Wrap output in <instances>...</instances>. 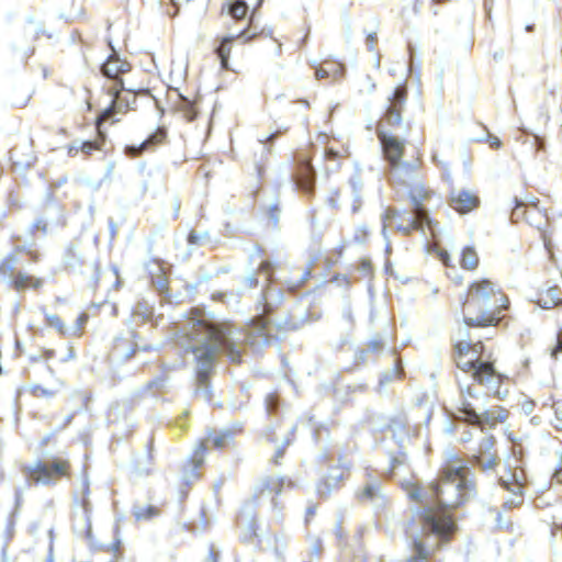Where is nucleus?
<instances>
[{"label":"nucleus","instance_id":"a878e982","mask_svg":"<svg viewBox=\"0 0 562 562\" xmlns=\"http://www.w3.org/2000/svg\"><path fill=\"white\" fill-rule=\"evenodd\" d=\"M167 137V128L160 126L143 142V148H146L147 151H151L157 147L166 144Z\"/></svg>","mask_w":562,"mask_h":562},{"label":"nucleus","instance_id":"c85d7f7f","mask_svg":"<svg viewBox=\"0 0 562 562\" xmlns=\"http://www.w3.org/2000/svg\"><path fill=\"white\" fill-rule=\"evenodd\" d=\"M473 462L479 465L482 470H492L498 463L497 453L485 454H474Z\"/></svg>","mask_w":562,"mask_h":562},{"label":"nucleus","instance_id":"6e6552de","mask_svg":"<svg viewBox=\"0 0 562 562\" xmlns=\"http://www.w3.org/2000/svg\"><path fill=\"white\" fill-rule=\"evenodd\" d=\"M25 254L32 262H37L41 258V254L36 249L26 248L24 246H16L12 254L8 255L0 262V274L11 276L10 285L18 292L26 290L38 291L43 288L45 280L34 274L18 271L15 272L16 255Z\"/></svg>","mask_w":562,"mask_h":562},{"label":"nucleus","instance_id":"dca6fc26","mask_svg":"<svg viewBox=\"0 0 562 562\" xmlns=\"http://www.w3.org/2000/svg\"><path fill=\"white\" fill-rule=\"evenodd\" d=\"M311 161V156L300 154L297 157V168L295 172V179L299 188L307 194H313L315 188V170Z\"/></svg>","mask_w":562,"mask_h":562},{"label":"nucleus","instance_id":"864d4df0","mask_svg":"<svg viewBox=\"0 0 562 562\" xmlns=\"http://www.w3.org/2000/svg\"><path fill=\"white\" fill-rule=\"evenodd\" d=\"M363 493L367 497H373L374 495V491H373V487L371 486H367L364 490H363Z\"/></svg>","mask_w":562,"mask_h":562},{"label":"nucleus","instance_id":"f704fd0d","mask_svg":"<svg viewBox=\"0 0 562 562\" xmlns=\"http://www.w3.org/2000/svg\"><path fill=\"white\" fill-rule=\"evenodd\" d=\"M89 318H90V316L86 312H82L78 315V317L76 319V328L72 333V336L78 337V338L83 336L85 328H86L87 323L89 322Z\"/></svg>","mask_w":562,"mask_h":562},{"label":"nucleus","instance_id":"49530a36","mask_svg":"<svg viewBox=\"0 0 562 562\" xmlns=\"http://www.w3.org/2000/svg\"><path fill=\"white\" fill-rule=\"evenodd\" d=\"M368 348L373 352H379L383 348V344L380 340H372L369 342Z\"/></svg>","mask_w":562,"mask_h":562},{"label":"nucleus","instance_id":"09e8293b","mask_svg":"<svg viewBox=\"0 0 562 562\" xmlns=\"http://www.w3.org/2000/svg\"><path fill=\"white\" fill-rule=\"evenodd\" d=\"M440 259L446 267H452L450 255L447 251L440 252Z\"/></svg>","mask_w":562,"mask_h":562},{"label":"nucleus","instance_id":"680f3d73","mask_svg":"<svg viewBox=\"0 0 562 562\" xmlns=\"http://www.w3.org/2000/svg\"><path fill=\"white\" fill-rule=\"evenodd\" d=\"M536 140H537V142H538V144H539V148H542V146H543L542 142H540L538 138H537Z\"/></svg>","mask_w":562,"mask_h":562},{"label":"nucleus","instance_id":"cd10ccee","mask_svg":"<svg viewBox=\"0 0 562 562\" xmlns=\"http://www.w3.org/2000/svg\"><path fill=\"white\" fill-rule=\"evenodd\" d=\"M350 151L346 146H339L338 148H334L333 146H327L325 148L324 157L327 161L337 162L338 166L342 160L349 158Z\"/></svg>","mask_w":562,"mask_h":562},{"label":"nucleus","instance_id":"4468645a","mask_svg":"<svg viewBox=\"0 0 562 562\" xmlns=\"http://www.w3.org/2000/svg\"><path fill=\"white\" fill-rule=\"evenodd\" d=\"M392 128H376V136L381 143L384 159L392 168L402 166L405 153V142L393 134Z\"/></svg>","mask_w":562,"mask_h":562},{"label":"nucleus","instance_id":"ddd939ff","mask_svg":"<svg viewBox=\"0 0 562 562\" xmlns=\"http://www.w3.org/2000/svg\"><path fill=\"white\" fill-rule=\"evenodd\" d=\"M408 99L405 85L397 86L387 98V103L376 128H395L403 122V111Z\"/></svg>","mask_w":562,"mask_h":562},{"label":"nucleus","instance_id":"a211bd4d","mask_svg":"<svg viewBox=\"0 0 562 562\" xmlns=\"http://www.w3.org/2000/svg\"><path fill=\"white\" fill-rule=\"evenodd\" d=\"M480 203L479 195L469 190L451 191L449 196V205L460 214H467L476 210Z\"/></svg>","mask_w":562,"mask_h":562},{"label":"nucleus","instance_id":"13d9d810","mask_svg":"<svg viewBox=\"0 0 562 562\" xmlns=\"http://www.w3.org/2000/svg\"><path fill=\"white\" fill-rule=\"evenodd\" d=\"M44 357L47 358V359L48 358H53V357H55V351L54 350H46L44 352Z\"/></svg>","mask_w":562,"mask_h":562},{"label":"nucleus","instance_id":"e433bc0d","mask_svg":"<svg viewBox=\"0 0 562 562\" xmlns=\"http://www.w3.org/2000/svg\"><path fill=\"white\" fill-rule=\"evenodd\" d=\"M539 199L537 196H533L531 194H526L524 198L518 199L515 198L514 205H522L526 209H530L532 206L538 207L539 205Z\"/></svg>","mask_w":562,"mask_h":562},{"label":"nucleus","instance_id":"9b49d317","mask_svg":"<svg viewBox=\"0 0 562 562\" xmlns=\"http://www.w3.org/2000/svg\"><path fill=\"white\" fill-rule=\"evenodd\" d=\"M232 439L233 432L229 430H209L205 437L198 441L195 449L193 450L190 459L188 460V465L192 467L193 470L192 476L194 479H198L200 476L196 471L204 464L205 456L209 450V443H211L214 449L222 450L229 446Z\"/></svg>","mask_w":562,"mask_h":562},{"label":"nucleus","instance_id":"f257e3e1","mask_svg":"<svg viewBox=\"0 0 562 562\" xmlns=\"http://www.w3.org/2000/svg\"><path fill=\"white\" fill-rule=\"evenodd\" d=\"M232 333V323L210 321L202 308L192 307L183 315V322L176 330L175 338L177 344L184 347L186 352L194 355L195 375L200 386L209 384L214 371L216 350L211 344L222 349L232 363L243 362V352L229 339Z\"/></svg>","mask_w":562,"mask_h":562},{"label":"nucleus","instance_id":"c9c22d12","mask_svg":"<svg viewBox=\"0 0 562 562\" xmlns=\"http://www.w3.org/2000/svg\"><path fill=\"white\" fill-rule=\"evenodd\" d=\"M495 446V438L493 436L485 437L479 446L477 452L475 454H490V453H496L494 450Z\"/></svg>","mask_w":562,"mask_h":562},{"label":"nucleus","instance_id":"7c9ffc66","mask_svg":"<svg viewBox=\"0 0 562 562\" xmlns=\"http://www.w3.org/2000/svg\"><path fill=\"white\" fill-rule=\"evenodd\" d=\"M178 111L182 114L183 119L188 122H192L198 114L196 106L193 102L183 99L181 103L178 105Z\"/></svg>","mask_w":562,"mask_h":562},{"label":"nucleus","instance_id":"37998d69","mask_svg":"<svg viewBox=\"0 0 562 562\" xmlns=\"http://www.w3.org/2000/svg\"><path fill=\"white\" fill-rule=\"evenodd\" d=\"M46 231H47V223L42 220L35 222L31 228L32 235H35L37 232L46 233Z\"/></svg>","mask_w":562,"mask_h":562},{"label":"nucleus","instance_id":"39448f33","mask_svg":"<svg viewBox=\"0 0 562 562\" xmlns=\"http://www.w3.org/2000/svg\"><path fill=\"white\" fill-rule=\"evenodd\" d=\"M435 192L423 183H417L411 187L408 198L412 204L413 214L405 217L406 212L393 207H389L384 212V221L387 225H394L397 231L409 234L412 231L420 229L425 225L431 228V221L428 216L425 203L431 200Z\"/></svg>","mask_w":562,"mask_h":562},{"label":"nucleus","instance_id":"1a4fd4ad","mask_svg":"<svg viewBox=\"0 0 562 562\" xmlns=\"http://www.w3.org/2000/svg\"><path fill=\"white\" fill-rule=\"evenodd\" d=\"M24 473L34 484L55 485L63 480H71L74 467L68 456L58 454L48 461H37L27 467Z\"/></svg>","mask_w":562,"mask_h":562},{"label":"nucleus","instance_id":"a19ab883","mask_svg":"<svg viewBox=\"0 0 562 562\" xmlns=\"http://www.w3.org/2000/svg\"><path fill=\"white\" fill-rule=\"evenodd\" d=\"M158 514L157 508L149 506L147 508L138 509L135 514L137 519H149Z\"/></svg>","mask_w":562,"mask_h":562},{"label":"nucleus","instance_id":"bb28decb","mask_svg":"<svg viewBox=\"0 0 562 562\" xmlns=\"http://www.w3.org/2000/svg\"><path fill=\"white\" fill-rule=\"evenodd\" d=\"M112 557L108 561H103L102 554L105 552L103 550H99L94 552L89 560H75L74 562H117L120 557L122 555V544L120 540H115L112 544Z\"/></svg>","mask_w":562,"mask_h":562},{"label":"nucleus","instance_id":"603ef678","mask_svg":"<svg viewBox=\"0 0 562 562\" xmlns=\"http://www.w3.org/2000/svg\"><path fill=\"white\" fill-rule=\"evenodd\" d=\"M75 355H76V352H75L74 346L68 345V356H67L66 360L75 358Z\"/></svg>","mask_w":562,"mask_h":562},{"label":"nucleus","instance_id":"2eb2a0df","mask_svg":"<svg viewBox=\"0 0 562 562\" xmlns=\"http://www.w3.org/2000/svg\"><path fill=\"white\" fill-rule=\"evenodd\" d=\"M285 483L289 487L293 486L291 480H286L281 476H268L263 482L256 488L254 494V501L260 503L263 499H269L273 506H277V497L282 493Z\"/></svg>","mask_w":562,"mask_h":562},{"label":"nucleus","instance_id":"b1692460","mask_svg":"<svg viewBox=\"0 0 562 562\" xmlns=\"http://www.w3.org/2000/svg\"><path fill=\"white\" fill-rule=\"evenodd\" d=\"M346 72L345 65L337 60H324L315 69L317 80L334 82L344 78Z\"/></svg>","mask_w":562,"mask_h":562},{"label":"nucleus","instance_id":"de8ad7c7","mask_svg":"<svg viewBox=\"0 0 562 562\" xmlns=\"http://www.w3.org/2000/svg\"><path fill=\"white\" fill-rule=\"evenodd\" d=\"M317 507L316 505H311L307 507L305 513V520L308 522L316 514Z\"/></svg>","mask_w":562,"mask_h":562},{"label":"nucleus","instance_id":"c756f323","mask_svg":"<svg viewBox=\"0 0 562 562\" xmlns=\"http://www.w3.org/2000/svg\"><path fill=\"white\" fill-rule=\"evenodd\" d=\"M403 490L407 494L408 498L414 502H422L423 499V487L419 483L407 481L402 484Z\"/></svg>","mask_w":562,"mask_h":562},{"label":"nucleus","instance_id":"f03ea898","mask_svg":"<svg viewBox=\"0 0 562 562\" xmlns=\"http://www.w3.org/2000/svg\"><path fill=\"white\" fill-rule=\"evenodd\" d=\"M509 306L510 300L496 280L479 278L469 283L461 313L470 328L496 327Z\"/></svg>","mask_w":562,"mask_h":562},{"label":"nucleus","instance_id":"2f4dec72","mask_svg":"<svg viewBox=\"0 0 562 562\" xmlns=\"http://www.w3.org/2000/svg\"><path fill=\"white\" fill-rule=\"evenodd\" d=\"M248 12V5L244 0H236L228 5V13L235 20H241Z\"/></svg>","mask_w":562,"mask_h":562},{"label":"nucleus","instance_id":"3c124183","mask_svg":"<svg viewBox=\"0 0 562 562\" xmlns=\"http://www.w3.org/2000/svg\"><path fill=\"white\" fill-rule=\"evenodd\" d=\"M254 324L260 328H266L267 321L263 317H258L257 319H254Z\"/></svg>","mask_w":562,"mask_h":562},{"label":"nucleus","instance_id":"5fc2aeb1","mask_svg":"<svg viewBox=\"0 0 562 562\" xmlns=\"http://www.w3.org/2000/svg\"><path fill=\"white\" fill-rule=\"evenodd\" d=\"M361 267L364 269V270H371V261L368 260V259H363L361 260Z\"/></svg>","mask_w":562,"mask_h":562},{"label":"nucleus","instance_id":"0eeeda50","mask_svg":"<svg viewBox=\"0 0 562 562\" xmlns=\"http://www.w3.org/2000/svg\"><path fill=\"white\" fill-rule=\"evenodd\" d=\"M476 396V392L472 386L468 385L465 389H461V400L457 406V412L460 414L458 416L459 419L472 426H477L481 429L486 427L494 428L507 420L509 412L501 405L492 406L481 415L477 414L468 401V397L475 398Z\"/></svg>","mask_w":562,"mask_h":562},{"label":"nucleus","instance_id":"aec40b11","mask_svg":"<svg viewBox=\"0 0 562 562\" xmlns=\"http://www.w3.org/2000/svg\"><path fill=\"white\" fill-rule=\"evenodd\" d=\"M348 476V469L341 467H331L327 474L317 485V494L321 498H327L330 493L338 490L342 481Z\"/></svg>","mask_w":562,"mask_h":562},{"label":"nucleus","instance_id":"f8f14e48","mask_svg":"<svg viewBox=\"0 0 562 562\" xmlns=\"http://www.w3.org/2000/svg\"><path fill=\"white\" fill-rule=\"evenodd\" d=\"M510 220L514 223L526 222L528 225L540 231L543 245L550 256V259L553 260L551 240L546 232V228L549 226V217L546 209L540 206L526 209L522 205H514Z\"/></svg>","mask_w":562,"mask_h":562},{"label":"nucleus","instance_id":"a18cd8bd","mask_svg":"<svg viewBox=\"0 0 562 562\" xmlns=\"http://www.w3.org/2000/svg\"><path fill=\"white\" fill-rule=\"evenodd\" d=\"M490 147L493 149H498L502 146V142L498 137L490 135L487 138Z\"/></svg>","mask_w":562,"mask_h":562},{"label":"nucleus","instance_id":"423d86ee","mask_svg":"<svg viewBox=\"0 0 562 562\" xmlns=\"http://www.w3.org/2000/svg\"><path fill=\"white\" fill-rule=\"evenodd\" d=\"M423 537L434 536L437 540L435 548L430 549L432 554L441 546L451 542L459 530L454 514L451 509L439 506L424 507L417 516Z\"/></svg>","mask_w":562,"mask_h":562},{"label":"nucleus","instance_id":"58836bf2","mask_svg":"<svg viewBox=\"0 0 562 562\" xmlns=\"http://www.w3.org/2000/svg\"><path fill=\"white\" fill-rule=\"evenodd\" d=\"M279 215H280V207L279 205L274 204L268 207L267 210V217L269 223L276 227L279 223Z\"/></svg>","mask_w":562,"mask_h":562},{"label":"nucleus","instance_id":"9d476101","mask_svg":"<svg viewBox=\"0 0 562 562\" xmlns=\"http://www.w3.org/2000/svg\"><path fill=\"white\" fill-rule=\"evenodd\" d=\"M103 90L108 95L112 98L111 103L98 115V125L101 122L115 124L119 119L115 117L117 114H126L131 110L135 109L137 94H148L147 89H139L134 91L127 89L124 86V81H117L115 85H109L103 87Z\"/></svg>","mask_w":562,"mask_h":562},{"label":"nucleus","instance_id":"72a5a7b5","mask_svg":"<svg viewBox=\"0 0 562 562\" xmlns=\"http://www.w3.org/2000/svg\"><path fill=\"white\" fill-rule=\"evenodd\" d=\"M404 375V370L401 359H396L394 362V369L392 373H384L381 378V383H387L394 379L401 380Z\"/></svg>","mask_w":562,"mask_h":562},{"label":"nucleus","instance_id":"6e6d98bb","mask_svg":"<svg viewBox=\"0 0 562 562\" xmlns=\"http://www.w3.org/2000/svg\"><path fill=\"white\" fill-rule=\"evenodd\" d=\"M198 240H199V237H198L196 235H194L193 233H191V234L189 235V237H188V241H189L190 244H196V243H198Z\"/></svg>","mask_w":562,"mask_h":562},{"label":"nucleus","instance_id":"393cba45","mask_svg":"<svg viewBox=\"0 0 562 562\" xmlns=\"http://www.w3.org/2000/svg\"><path fill=\"white\" fill-rule=\"evenodd\" d=\"M460 267L468 271H474L477 269L480 265V257L472 246H465L462 248L460 258H459Z\"/></svg>","mask_w":562,"mask_h":562},{"label":"nucleus","instance_id":"473e14b6","mask_svg":"<svg viewBox=\"0 0 562 562\" xmlns=\"http://www.w3.org/2000/svg\"><path fill=\"white\" fill-rule=\"evenodd\" d=\"M45 321L48 326L57 329V331L61 336L68 335V329L59 315H57V314L46 315Z\"/></svg>","mask_w":562,"mask_h":562},{"label":"nucleus","instance_id":"ea45409f","mask_svg":"<svg viewBox=\"0 0 562 562\" xmlns=\"http://www.w3.org/2000/svg\"><path fill=\"white\" fill-rule=\"evenodd\" d=\"M552 407L554 411V427L559 430H562V402L554 403Z\"/></svg>","mask_w":562,"mask_h":562},{"label":"nucleus","instance_id":"6ab92c4d","mask_svg":"<svg viewBox=\"0 0 562 562\" xmlns=\"http://www.w3.org/2000/svg\"><path fill=\"white\" fill-rule=\"evenodd\" d=\"M131 70L132 65L127 60L120 58L115 53L110 55L101 66L102 75L111 80L110 85L123 81L122 76Z\"/></svg>","mask_w":562,"mask_h":562},{"label":"nucleus","instance_id":"8fccbe9b","mask_svg":"<svg viewBox=\"0 0 562 562\" xmlns=\"http://www.w3.org/2000/svg\"><path fill=\"white\" fill-rule=\"evenodd\" d=\"M367 42L369 44L370 49H373L375 43H376V35L375 34H369L367 37Z\"/></svg>","mask_w":562,"mask_h":562},{"label":"nucleus","instance_id":"412c9836","mask_svg":"<svg viewBox=\"0 0 562 562\" xmlns=\"http://www.w3.org/2000/svg\"><path fill=\"white\" fill-rule=\"evenodd\" d=\"M499 483L505 490L516 495L521 494L526 484L525 472L521 468L515 467L512 469L508 467L504 473L499 475Z\"/></svg>","mask_w":562,"mask_h":562},{"label":"nucleus","instance_id":"20e7f679","mask_svg":"<svg viewBox=\"0 0 562 562\" xmlns=\"http://www.w3.org/2000/svg\"><path fill=\"white\" fill-rule=\"evenodd\" d=\"M468 467L458 457L449 459L429 483L430 499L437 505L456 510L476 495L475 482L468 477Z\"/></svg>","mask_w":562,"mask_h":562},{"label":"nucleus","instance_id":"4be33fe9","mask_svg":"<svg viewBox=\"0 0 562 562\" xmlns=\"http://www.w3.org/2000/svg\"><path fill=\"white\" fill-rule=\"evenodd\" d=\"M257 36L256 33H250L249 30H244L236 36H225L222 38L220 46L216 48L215 53L221 60V66L223 69L228 70V58L233 48V41L235 38H244L245 42H249L250 40Z\"/></svg>","mask_w":562,"mask_h":562},{"label":"nucleus","instance_id":"5701e85b","mask_svg":"<svg viewBox=\"0 0 562 562\" xmlns=\"http://www.w3.org/2000/svg\"><path fill=\"white\" fill-rule=\"evenodd\" d=\"M537 303L542 308H553L562 305L561 286L547 282L537 293Z\"/></svg>","mask_w":562,"mask_h":562},{"label":"nucleus","instance_id":"f3484780","mask_svg":"<svg viewBox=\"0 0 562 562\" xmlns=\"http://www.w3.org/2000/svg\"><path fill=\"white\" fill-rule=\"evenodd\" d=\"M95 132L97 135L91 140H85L81 143L79 147H69L68 154L70 156H76L79 151L82 153L85 157H90L93 153L103 151L106 144V132L104 130L105 122H101L98 125V117L95 119Z\"/></svg>","mask_w":562,"mask_h":562},{"label":"nucleus","instance_id":"052dcab7","mask_svg":"<svg viewBox=\"0 0 562 562\" xmlns=\"http://www.w3.org/2000/svg\"><path fill=\"white\" fill-rule=\"evenodd\" d=\"M257 169H258L259 176H261L263 173V168L261 166H258Z\"/></svg>","mask_w":562,"mask_h":562},{"label":"nucleus","instance_id":"bf43d9fd","mask_svg":"<svg viewBox=\"0 0 562 562\" xmlns=\"http://www.w3.org/2000/svg\"><path fill=\"white\" fill-rule=\"evenodd\" d=\"M48 442H49V437H46V438H44V439L41 441V446H42V447H45Z\"/></svg>","mask_w":562,"mask_h":562},{"label":"nucleus","instance_id":"4c0bfd02","mask_svg":"<svg viewBox=\"0 0 562 562\" xmlns=\"http://www.w3.org/2000/svg\"><path fill=\"white\" fill-rule=\"evenodd\" d=\"M147 151L146 148H143V142L135 146V145H127L124 147V154L130 158H136L139 157L143 153Z\"/></svg>","mask_w":562,"mask_h":562},{"label":"nucleus","instance_id":"7ed1b4c3","mask_svg":"<svg viewBox=\"0 0 562 562\" xmlns=\"http://www.w3.org/2000/svg\"><path fill=\"white\" fill-rule=\"evenodd\" d=\"M486 347L482 340L459 339L452 344L451 359L456 367L470 375L474 384L483 387L488 396L505 400L508 390L503 389L508 375L501 372L494 360H483Z\"/></svg>","mask_w":562,"mask_h":562},{"label":"nucleus","instance_id":"c03bdc74","mask_svg":"<svg viewBox=\"0 0 562 562\" xmlns=\"http://www.w3.org/2000/svg\"><path fill=\"white\" fill-rule=\"evenodd\" d=\"M559 352H562V330L558 335L557 346L552 350L551 355L557 358Z\"/></svg>","mask_w":562,"mask_h":562},{"label":"nucleus","instance_id":"4d7b16f0","mask_svg":"<svg viewBox=\"0 0 562 562\" xmlns=\"http://www.w3.org/2000/svg\"><path fill=\"white\" fill-rule=\"evenodd\" d=\"M554 476L562 483V467L555 470Z\"/></svg>","mask_w":562,"mask_h":562},{"label":"nucleus","instance_id":"79ce46f5","mask_svg":"<svg viewBox=\"0 0 562 562\" xmlns=\"http://www.w3.org/2000/svg\"><path fill=\"white\" fill-rule=\"evenodd\" d=\"M85 521H86V526L85 528L80 531V533L87 538V539H91L92 538V530H91V522H90V517H89V513L87 509H85Z\"/></svg>","mask_w":562,"mask_h":562}]
</instances>
